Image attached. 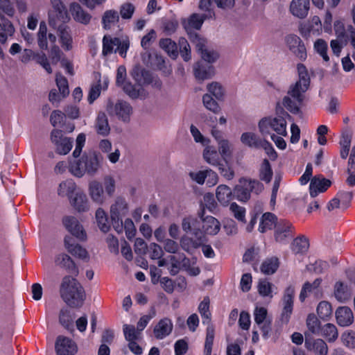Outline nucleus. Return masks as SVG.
Returning a JSON list of instances; mask_svg holds the SVG:
<instances>
[{
    "mask_svg": "<svg viewBox=\"0 0 355 355\" xmlns=\"http://www.w3.org/2000/svg\"><path fill=\"white\" fill-rule=\"evenodd\" d=\"M272 176V171L268 159H264L260 168V178L261 180L268 183L270 182Z\"/></svg>",
    "mask_w": 355,
    "mask_h": 355,
    "instance_id": "obj_55",
    "label": "nucleus"
},
{
    "mask_svg": "<svg viewBox=\"0 0 355 355\" xmlns=\"http://www.w3.org/2000/svg\"><path fill=\"white\" fill-rule=\"evenodd\" d=\"M305 347L315 355H327L328 354V346L322 339L308 338L307 334H306Z\"/></svg>",
    "mask_w": 355,
    "mask_h": 355,
    "instance_id": "obj_20",
    "label": "nucleus"
},
{
    "mask_svg": "<svg viewBox=\"0 0 355 355\" xmlns=\"http://www.w3.org/2000/svg\"><path fill=\"white\" fill-rule=\"evenodd\" d=\"M336 322L340 327H348L354 322V314L348 306H340L335 313Z\"/></svg>",
    "mask_w": 355,
    "mask_h": 355,
    "instance_id": "obj_22",
    "label": "nucleus"
},
{
    "mask_svg": "<svg viewBox=\"0 0 355 355\" xmlns=\"http://www.w3.org/2000/svg\"><path fill=\"white\" fill-rule=\"evenodd\" d=\"M294 295L295 289L292 286H288L284 291L282 300L283 308L281 314V320L284 322L287 323L292 314Z\"/></svg>",
    "mask_w": 355,
    "mask_h": 355,
    "instance_id": "obj_11",
    "label": "nucleus"
},
{
    "mask_svg": "<svg viewBox=\"0 0 355 355\" xmlns=\"http://www.w3.org/2000/svg\"><path fill=\"white\" fill-rule=\"evenodd\" d=\"M195 78L199 81L211 78L215 74L214 67L211 65L196 63L193 67Z\"/></svg>",
    "mask_w": 355,
    "mask_h": 355,
    "instance_id": "obj_24",
    "label": "nucleus"
},
{
    "mask_svg": "<svg viewBox=\"0 0 355 355\" xmlns=\"http://www.w3.org/2000/svg\"><path fill=\"white\" fill-rule=\"evenodd\" d=\"M352 139V132L349 130H345L339 141L340 146V155L342 159H345L349 155Z\"/></svg>",
    "mask_w": 355,
    "mask_h": 355,
    "instance_id": "obj_31",
    "label": "nucleus"
},
{
    "mask_svg": "<svg viewBox=\"0 0 355 355\" xmlns=\"http://www.w3.org/2000/svg\"><path fill=\"white\" fill-rule=\"evenodd\" d=\"M203 157L208 164L214 166H218L221 163L217 151L210 146L205 148Z\"/></svg>",
    "mask_w": 355,
    "mask_h": 355,
    "instance_id": "obj_42",
    "label": "nucleus"
},
{
    "mask_svg": "<svg viewBox=\"0 0 355 355\" xmlns=\"http://www.w3.org/2000/svg\"><path fill=\"white\" fill-rule=\"evenodd\" d=\"M70 12L73 19L83 24H88L91 20L92 16L77 3H73L70 5Z\"/></svg>",
    "mask_w": 355,
    "mask_h": 355,
    "instance_id": "obj_27",
    "label": "nucleus"
},
{
    "mask_svg": "<svg viewBox=\"0 0 355 355\" xmlns=\"http://www.w3.org/2000/svg\"><path fill=\"white\" fill-rule=\"evenodd\" d=\"M64 247L72 256L87 261L89 259L86 249L76 243L71 236H65Z\"/></svg>",
    "mask_w": 355,
    "mask_h": 355,
    "instance_id": "obj_16",
    "label": "nucleus"
},
{
    "mask_svg": "<svg viewBox=\"0 0 355 355\" xmlns=\"http://www.w3.org/2000/svg\"><path fill=\"white\" fill-rule=\"evenodd\" d=\"M233 192L230 187L225 184H220L216 189V197L218 202L224 207L230 205L233 199Z\"/></svg>",
    "mask_w": 355,
    "mask_h": 355,
    "instance_id": "obj_26",
    "label": "nucleus"
},
{
    "mask_svg": "<svg viewBox=\"0 0 355 355\" xmlns=\"http://www.w3.org/2000/svg\"><path fill=\"white\" fill-rule=\"evenodd\" d=\"M218 147L219 153L224 159L232 155V144L227 139L220 141L218 143Z\"/></svg>",
    "mask_w": 355,
    "mask_h": 355,
    "instance_id": "obj_56",
    "label": "nucleus"
},
{
    "mask_svg": "<svg viewBox=\"0 0 355 355\" xmlns=\"http://www.w3.org/2000/svg\"><path fill=\"white\" fill-rule=\"evenodd\" d=\"M207 90L216 99L220 100L224 96V89L222 85L217 83L213 82L207 85Z\"/></svg>",
    "mask_w": 355,
    "mask_h": 355,
    "instance_id": "obj_60",
    "label": "nucleus"
},
{
    "mask_svg": "<svg viewBox=\"0 0 355 355\" xmlns=\"http://www.w3.org/2000/svg\"><path fill=\"white\" fill-rule=\"evenodd\" d=\"M95 216L99 229L105 233L107 232L110 226L105 211L102 208H98Z\"/></svg>",
    "mask_w": 355,
    "mask_h": 355,
    "instance_id": "obj_46",
    "label": "nucleus"
},
{
    "mask_svg": "<svg viewBox=\"0 0 355 355\" xmlns=\"http://www.w3.org/2000/svg\"><path fill=\"white\" fill-rule=\"evenodd\" d=\"M120 44V39L118 37L112 38L110 35H105L103 38V51L102 53L104 55L111 54L114 48Z\"/></svg>",
    "mask_w": 355,
    "mask_h": 355,
    "instance_id": "obj_41",
    "label": "nucleus"
},
{
    "mask_svg": "<svg viewBox=\"0 0 355 355\" xmlns=\"http://www.w3.org/2000/svg\"><path fill=\"white\" fill-rule=\"evenodd\" d=\"M14 33L15 28L10 21L6 20L2 24L0 23V44H5L8 37L13 35Z\"/></svg>",
    "mask_w": 355,
    "mask_h": 355,
    "instance_id": "obj_43",
    "label": "nucleus"
},
{
    "mask_svg": "<svg viewBox=\"0 0 355 355\" xmlns=\"http://www.w3.org/2000/svg\"><path fill=\"white\" fill-rule=\"evenodd\" d=\"M331 185L330 180L322 177H313L310 183L309 190L311 197H315L318 193L324 192Z\"/></svg>",
    "mask_w": 355,
    "mask_h": 355,
    "instance_id": "obj_25",
    "label": "nucleus"
},
{
    "mask_svg": "<svg viewBox=\"0 0 355 355\" xmlns=\"http://www.w3.org/2000/svg\"><path fill=\"white\" fill-rule=\"evenodd\" d=\"M55 263L57 266L65 268L70 272H77L76 266L73 259L67 254H58L55 258Z\"/></svg>",
    "mask_w": 355,
    "mask_h": 355,
    "instance_id": "obj_33",
    "label": "nucleus"
},
{
    "mask_svg": "<svg viewBox=\"0 0 355 355\" xmlns=\"http://www.w3.org/2000/svg\"><path fill=\"white\" fill-rule=\"evenodd\" d=\"M79 190L80 188L78 187L76 182L71 179H68L59 184L57 193L60 197H66L69 200Z\"/></svg>",
    "mask_w": 355,
    "mask_h": 355,
    "instance_id": "obj_21",
    "label": "nucleus"
},
{
    "mask_svg": "<svg viewBox=\"0 0 355 355\" xmlns=\"http://www.w3.org/2000/svg\"><path fill=\"white\" fill-rule=\"evenodd\" d=\"M309 247L308 239L304 236L296 238L292 243V250L295 254L306 252Z\"/></svg>",
    "mask_w": 355,
    "mask_h": 355,
    "instance_id": "obj_48",
    "label": "nucleus"
},
{
    "mask_svg": "<svg viewBox=\"0 0 355 355\" xmlns=\"http://www.w3.org/2000/svg\"><path fill=\"white\" fill-rule=\"evenodd\" d=\"M129 211L128 204L125 198L117 196L110 206V218L114 229L118 232H123L122 218Z\"/></svg>",
    "mask_w": 355,
    "mask_h": 355,
    "instance_id": "obj_6",
    "label": "nucleus"
},
{
    "mask_svg": "<svg viewBox=\"0 0 355 355\" xmlns=\"http://www.w3.org/2000/svg\"><path fill=\"white\" fill-rule=\"evenodd\" d=\"M178 44L182 58L185 62L189 61L191 58V48L187 40L184 37H180Z\"/></svg>",
    "mask_w": 355,
    "mask_h": 355,
    "instance_id": "obj_57",
    "label": "nucleus"
},
{
    "mask_svg": "<svg viewBox=\"0 0 355 355\" xmlns=\"http://www.w3.org/2000/svg\"><path fill=\"white\" fill-rule=\"evenodd\" d=\"M124 92L131 98L136 99L141 95V89L135 85H132L129 82H126L122 86Z\"/></svg>",
    "mask_w": 355,
    "mask_h": 355,
    "instance_id": "obj_59",
    "label": "nucleus"
},
{
    "mask_svg": "<svg viewBox=\"0 0 355 355\" xmlns=\"http://www.w3.org/2000/svg\"><path fill=\"white\" fill-rule=\"evenodd\" d=\"M314 51L318 54L324 62H329V57L327 54L328 44L323 39H317L313 44Z\"/></svg>",
    "mask_w": 355,
    "mask_h": 355,
    "instance_id": "obj_40",
    "label": "nucleus"
},
{
    "mask_svg": "<svg viewBox=\"0 0 355 355\" xmlns=\"http://www.w3.org/2000/svg\"><path fill=\"white\" fill-rule=\"evenodd\" d=\"M320 335L324 337L329 343H334L338 337V332L334 324L327 323L321 327Z\"/></svg>",
    "mask_w": 355,
    "mask_h": 355,
    "instance_id": "obj_37",
    "label": "nucleus"
},
{
    "mask_svg": "<svg viewBox=\"0 0 355 355\" xmlns=\"http://www.w3.org/2000/svg\"><path fill=\"white\" fill-rule=\"evenodd\" d=\"M173 328V324L171 319L164 318L161 319L153 329L155 337L158 340H162L169 336Z\"/></svg>",
    "mask_w": 355,
    "mask_h": 355,
    "instance_id": "obj_19",
    "label": "nucleus"
},
{
    "mask_svg": "<svg viewBox=\"0 0 355 355\" xmlns=\"http://www.w3.org/2000/svg\"><path fill=\"white\" fill-rule=\"evenodd\" d=\"M73 316L67 308H62L59 313V322L67 329H70L73 327Z\"/></svg>",
    "mask_w": 355,
    "mask_h": 355,
    "instance_id": "obj_51",
    "label": "nucleus"
},
{
    "mask_svg": "<svg viewBox=\"0 0 355 355\" xmlns=\"http://www.w3.org/2000/svg\"><path fill=\"white\" fill-rule=\"evenodd\" d=\"M193 234L196 238V239L183 238L181 241L182 248L189 252L199 248L205 241V236L200 230H194Z\"/></svg>",
    "mask_w": 355,
    "mask_h": 355,
    "instance_id": "obj_23",
    "label": "nucleus"
},
{
    "mask_svg": "<svg viewBox=\"0 0 355 355\" xmlns=\"http://www.w3.org/2000/svg\"><path fill=\"white\" fill-rule=\"evenodd\" d=\"M293 236V225L286 220H281L277 223L275 230V239L277 242L286 244Z\"/></svg>",
    "mask_w": 355,
    "mask_h": 355,
    "instance_id": "obj_10",
    "label": "nucleus"
},
{
    "mask_svg": "<svg viewBox=\"0 0 355 355\" xmlns=\"http://www.w3.org/2000/svg\"><path fill=\"white\" fill-rule=\"evenodd\" d=\"M51 9L49 12V24L55 25L58 21L65 22L68 19L66 7L61 0H51Z\"/></svg>",
    "mask_w": 355,
    "mask_h": 355,
    "instance_id": "obj_9",
    "label": "nucleus"
},
{
    "mask_svg": "<svg viewBox=\"0 0 355 355\" xmlns=\"http://www.w3.org/2000/svg\"><path fill=\"white\" fill-rule=\"evenodd\" d=\"M263 184L257 180L242 178L234 189L236 198L243 202L250 199L251 193L259 194L263 190Z\"/></svg>",
    "mask_w": 355,
    "mask_h": 355,
    "instance_id": "obj_5",
    "label": "nucleus"
},
{
    "mask_svg": "<svg viewBox=\"0 0 355 355\" xmlns=\"http://www.w3.org/2000/svg\"><path fill=\"white\" fill-rule=\"evenodd\" d=\"M107 111L110 115L116 116L119 120L129 123L133 113V108L129 103L119 100L116 103L109 102L107 105Z\"/></svg>",
    "mask_w": 355,
    "mask_h": 355,
    "instance_id": "obj_7",
    "label": "nucleus"
},
{
    "mask_svg": "<svg viewBox=\"0 0 355 355\" xmlns=\"http://www.w3.org/2000/svg\"><path fill=\"white\" fill-rule=\"evenodd\" d=\"M272 284L267 280H261L258 285L259 293L263 297H272Z\"/></svg>",
    "mask_w": 355,
    "mask_h": 355,
    "instance_id": "obj_62",
    "label": "nucleus"
},
{
    "mask_svg": "<svg viewBox=\"0 0 355 355\" xmlns=\"http://www.w3.org/2000/svg\"><path fill=\"white\" fill-rule=\"evenodd\" d=\"M307 26H309L308 31L311 32L313 35H319L322 30L321 20L318 16H313Z\"/></svg>",
    "mask_w": 355,
    "mask_h": 355,
    "instance_id": "obj_64",
    "label": "nucleus"
},
{
    "mask_svg": "<svg viewBox=\"0 0 355 355\" xmlns=\"http://www.w3.org/2000/svg\"><path fill=\"white\" fill-rule=\"evenodd\" d=\"M57 355H74L77 352L76 343L69 338L59 336L55 345Z\"/></svg>",
    "mask_w": 355,
    "mask_h": 355,
    "instance_id": "obj_12",
    "label": "nucleus"
},
{
    "mask_svg": "<svg viewBox=\"0 0 355 355\" xmlns=\"http://www.w3.org/2000/svg\"><path fill=\"white\" fill-rule=\"evenodd\" d=\"M102 157L95 151L84 153L78 159L71 162L69 171L77 178H82L85 174L94 176L101 167Z\"/></svg>",
    "mask_w": 355,
    "mask_h": 355,
    "instance_id": "obj_2",
    "label": "nucleus"
},
{
    "mask_svg": "<svg viewBox=\"0 0 355 355\" xmlns=\"http://www.w3.org/2000/svg\"><path fill=\"white\" fill-rule=\"evenodd\" d=\"M60 294L63 301L71 308L81 307L86 299L84 288L76 279L69 275L62 279Z\"/></svg>",
    "mask_w": 355,
    "mask_h": 355,
    "instance_id": "obj_1",
    "label": "nucleus"
},
{
    "mask_svg": "<svg viewBox=\"0 0 355 355\" xmlns=\"http://www.w3.org/2000/svg\"><path fill=\"white\" fill-rule=\"evenodd\" d=\"M306 326L308 328V331L305 334V335L307 334L308 338H309L310 334L320 335L321 329L320 322L313 313H310L308 315L306 318Z\"/></svg>",
    "mask_w": 355,
    "mask_h": 355,
    "instance_id": "obj_39",
    "label": "nucleus"
},
{
    "mask_svg": "<svg viewBox=\"0 0 355 355\" xmlns=\"http://www.w3.org/2000/svg\"><path fill=\"white\" fill-rule=\"evenodd\" d=\"M334 296L338 301L344 302L350 298L351 292L343 282H338L334 285Z\"/></svg>",
    "mask_w": 355,
    "mask_h": 355,
    "instance_id": "obj_36",
    "label": "nucleus"
},
{
    "mask_svg": "<svg viewBox=\"0 0 355 355\" xmlns=\"http://www.w3.org/2000/svg\"><path fill=\"white\" fill-rule=\"evenodd\" d=\"M264 140L252 132H243L241 136V143L252 148L259 149Z\"/></svg>",
    "mask_w": 355,
    "mask_h": 355,
    "instance_id": "obj_29",
    "label": "nucleus"
},
{
    "mask_svg": "<svg viewBox=\"0 0 355 355\" xmlns=\"http://www.w3.org/2000/svg\"><path fill=\"white\" fill-rule=\"evenodd\" d=\"M88 193L94 203L103 205L106 201V194L101 182L96 180L90 181L88 184Z\"/></svg>",
    "mask_w": 355,
    "mask_h": 355,
    "instance_id": "obj_14",
    "label": "nucleus"
},
{
    "mask_svg": "<svg viewBox=\"0 0 355 355\" xmlns=\"http://www.w3.org/2000/svg\"><path fill=\"white\" fill-rule=\"evenodd\" d=\"M94 128L97 134L103 137L107 136L110 134V127L108 119L104 112H101L98 114L94 123Z\"/></svg>",
    "mask_w": 355,
    "mask_h": 355,
    "instance_id": "obj_28",
    "label": "nucleus"
},
{
    "mask_svg": "<svg viewBox=\"0 0 355 355\" xmlns=\"http://www.w3.org/2000/svg\"><path fill=\"white\" fill-rule=\"evenodd\" d=\"M309 0H292L289 6V11L299 19L306 17L309 10Z\"/></svg>",
    "mask_w": 355,
    "mask_h": 355,
    "instance_id": "obj_18",
    "label": "nucleus"
},
{
    "mask_svg": "<svg viewBox=\"0 0 355 355\" xmlns=\"http://www.w3.org/2000/svg\"><path fill=\"white\" fill-rule=\"evenodd\" d=\"M202 102L205 107L214 114H217L220 112V106L209 94H206L202 96Z\"/></svg>",
    "mask_w": 355,
    "mask_h": 355,
    "instance_id": "obj_58",
    "label": "nucleus"
},
{
    "mask_svg": "<svg viewBox=\"0 0 355 355\" xmlns=\"http://www.w3.org/2000/svg\"><path fill=\"white\" fill-rule=\"evenodd\" d=\"M279 267V260L277 257L266 259L261 264V271L265 275H272Z\"/></svg>",
    "mask_w": 355,
    "mask_h": 355,
    "instance_id": "obj_44",
    "label": "nucleus"
},
{
    "mask_svg": "<svg viewBox=\"0 0 355 355\" xmlns=\"http://www.w3.org/2000/svg\"><path fill=\"white\" fill-rule=\"evenodd\" d=\"M119 20V15L116 10H107L102 16V25L104 29L109 30L112 26Z\"/></svg>",
    "mask_w": 355,
    "mask_h": 355,
    "instance_id": "obj_35",
    "label": "nucleus"
},
{
    "mask_svg": "<svg viewBox=\"0 0 355 355\" xmlns=\"http://www.w3.org/2000/svg\"><path fill=\"white\" fill-rule=\"evenodd\" d=\"M210 300L209 297H205L198 306V311L202 318L203 324H209L211 320V313L209 311Z\"/></svg>",
    "mask_w": 355,
    "mask_h": 355,
    "instance_id": "obj_45",
    "label": "nucleus"
},
{
    "mask_svg": "<svg viewBox=\"0 0 355 355\" xmlns=\"http://www.w3.org/2000/svg\"><path fill=\"white\" fill-rule=\"evenodd\" d=\"M70 205L78 212H87L90 209V203L85 193L80 189L75 195L69 200Z\"/></svg>",
    "mask_w": 355,
    "mask_h": 355,
    "instance_id": "obj_17",
    "label": "nucleus"
},
{
    "mask_svg": "<svg viewBox=\"0 0 355 355\" xmlns=\"http://www.w3.org/2000/svg\"><path fill=\"white\" fill-rule=\"evenodd\" d=\"M208 17L207 15H199L194 13L191 15L188 19L187 24L185 26V28H194L199 30L205 19Z\"/></svg>",
    "mask_w": 355,
    "mask_h": 355,
    "instance_id": "obj_49",
    "label": "nucleus"
},
{
    "mask_svg": "<svg viewBox=\"0 0 355 355\" xmlns=\"http://www.w3.org/2000/svg\"><path fill=\"white\" fill-rule=\"evenodd\" d=\"M62 223L72 235L82 241L86 239V233L76 217L66 216L62 218Z\"/></svg>",
    "mask_w": 355,
    "mask_h": 355,
    "instance_id": "obj_13",
    "label": "nucleus"
},
{
    "mask_svg": "<svg viewBox=\"0 0 355 355\" xmlns=\"http://www.w3.org/2000/svg\"><path fill=\"white\" fill-rule=\"evenodd\" d=\"M205 209L198 213V216L202 222V229L205 233L209 235H216L220 229V222L211 216H204Z\"/></svg>",
    "mask_w": 355,
    "mask_h": 355,
    "instance_id": "obj_15",
    "label": "nucleus"
},
{
    "mask_svg": "<svg viewBox=\"0 0 355 355\" xmlns=\"http://www.w3.org/2000/svg\"><path fill=\"white\" fill-rule=\"evenodd\" d=\"M123 330L125 338L128 342L137 339L139 331L137 329L136 330L133 325L123 324Z\"/></svg>",
    "mask_w": 355,
    "mask_h": 355,
    "instance_id": "obj_61",
    "label": "nucleus"
},
{
    "mask_svg": "<svg viewBox=\"0 0 355 355\" xmlns=\"http://www.w3.org/2000/svg\"><path fill=\"white\" fill-rule=\"evenodd\" d=\"M159 46L164 50L173 59L178 55V46L175 42L170 38L162 39L159 40Z\"/></svg>",
    "mask_w": 355,
    "mask_h": 355,
    "instance_id": "obj_38",
    "label": "nucleus"
},
{
    "mask_svg": "<svg viewBox=\"0 0 355 355\" xmlns=\"http://www.w3.org/2000/svg\"><path fill=\"white\" fill-rule=\"evenodd\" d=\"M277 218L275 214L266 212L263 214L259 226V232L263 233L268 230H271L273 227H275L277 225Z\"/></svg>",
    "mask_w": 355,
    "mask_h": 355,
    "instance_id": "obj_34",
    "label": "nucleus"
},
{
    "mask_svg": "<svg viewBox=\"0 0 355 355\" xmlns=\"http://www.w3.org/2000/svg\"><path fill=\"white\" fill-rule=\"evenodd\" d=\"M37 43L41 49H48V33L47 26L44 21H41L37 33Z\"/></svg>",
    "mask_w": 355,
    "mask_h": 355,
    "instance_id": "obj_47",
    "label": "nucleus"
},
{
    "mask_svg": "<svg viewBox=\"0 0 355 355\" xmlns=\"http://www.w3.org/2000/svg\"><path fill=\"white\" fill-rule=\"evenodd\" d=\"M51 140L55 146L56 152L60 155H67L73 147V139L63 137L62 132L60 130H52Z\"/></svg>",
    "mask_w": 355,
    "mask_h": 355,
    "instance_id": "obj_8",
    "label": "nucleus"
},
{
    "mask_svg": "<svg viewBox=\"0 0 355 355\" xmlns=\"http://www.w3.org/2000/svg\"><path fill=\"white\" fill-rule=\"evenodd\" d=\"M103 186L104 188V191L107 196H112L114 193L116 182L112 176L107 175L104 178Z\"/></svg>",
    "mask_w": 355,
    "mask_h": 355,
    "instance_id": "obj_63",
    "label": "nucleus"
},
{
    "mask_svg": "<svg viewBox=\"0 0 355 355\" xmlns=\"http://www.w3.org/2000/svg\"><path fill=\"white\" fill-rule=\"evenodd\" d=\"M290 115L284 110L275 116L264 117L261 119L258 123L259 131L263 137L270 135L271 130L281 136H286V118H290Z\"/></svg>",
    "mask_w": 355,
    "mask_h": 355,
    "instance_id": "obj_4",
    "label": "nucleus"
},
{
    "mask_svg": "<svg viewBox=\"0 0 355 355\" xmlns=\"http://www.w3.org/2000/svg\"><path fill=\"white\" fill-rule=\"evenodd\" d=\"M58 34L62 47L65 51H70L73 47V40L69 28L64 25L60 26Z\"/></svg>",
    "mask_w": 355,
    "mask_h": 355,
    "instance_id": "obj_32",
    "label": "nucleus"
},
{
    "mask_svg": "<svg viewBox=\"0 0 355 355\" xmlns=\"http://www.w3.org/2000/svg\"><path fill=\"white\" fill-rule=\"evenodd\" d=\"M342 344L347 349H355V331L351 329L345 331L340 336Z\"/></svg>",
    "mask_w": 355,
    "mask_h": 355,
    "instance_id": "obj_50",
    "label": "nucleus"
},
{
    "mask_svg": "<svg viewBox=\"0 0 355 355\" xmlns=\"http://www.w3.org/2000/svg\"><path fill=\"white\" fill-rule=\"evenodd\" d=\"M322 283L321 278L315 279L313 283L306 282L304 284L300 294V300L301 302H304V300L311 294H318L319 292V288Z\"/></svg>",
    "mask_w": 355,
    "mask_h": 355,
    "instance_id": "obj_30",
    "label": "nucleus"
},
{
    "mask_svg": "<svg viewBox=\"0 0 355 355\" xmlns=\"http://www.w3.org/2000/svg\"><path fill=\"white\" fill-rule=\"evenodd\" d=\"M57 87L62 98L66 97L69 94L68 81L67 78L60 73H57L55 76Z\"/></svg>",
    "mask_w": 355,
    "mask_h": 355,
    "instance_id": "obj_54",
    "label": "nucleus"
},
{
    "mask_svg": "<svg viewBox=\"0 0 355 355\" xmlns=\"http://www.w3.org/2000/svg\"><path fill=\"white\" fill-rule=\"evenodd\" d=\"M309 87V82L303 79L292 84L282 100L283 105L291 113L298 114Z\"/></svg>",
    "mask_w": 355,
    "mask_h": 355,
    "instance_id": "obj_3",
    "label": "nucleus"
},
{
    "mask_svg": "<svg viewBox=\"0 0 355 355\" xmlns=\"http://www.w3.org/2000/svg\"><path fill=\"white\" fill-rule=\"evenodd\" d=\"M230 211L234 217L239 221L245 223V213L246 209L245 207L239 205L236 202L230 204Z\"/></svg>",
    "mask_w": 355,
    "mask_h": 355,
    "instance_id": "obj_53",
    "label": "nucleus"
},
{
    "mask_svg": "<svg viewBox=\"0 0 355 355\" xmlns=\"http://www.w3.org/2000/svg\"><path fill=\"white\" fill-rule=\"evenodd\" d=\"M318 316L324 320H328L332 315V308L329 302H320L316 309Z\"/></svg>",
    "mask_w": 355,
    "mask_h": 355,
    "instance_id": "obj_52",
    "label": "nucleus"
}]
</instances>
